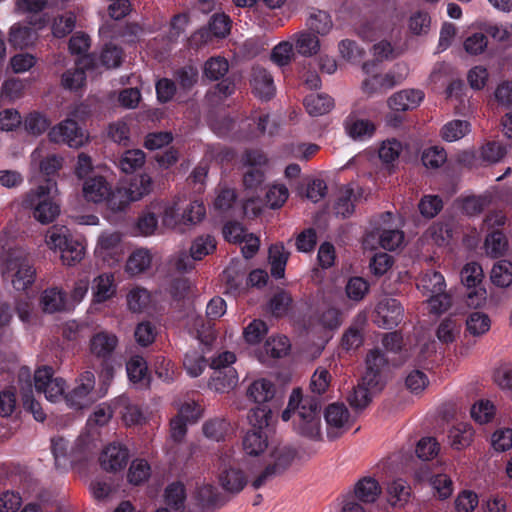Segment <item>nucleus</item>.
Wrapping results in <instances>:
<instances>
[{"label": "nucleus", "instance_id": "obj_1", "mask_svg": "<svg viewBox=\"0 0 512 512\" xmlns=\"http://www.w3.org/2000/svg\"><path fill=\"white\" fill-rule=\"evenodd\" d=\"M282 420H292L294 430L311 440H320L321 413L318 403L313 399H303L300 389H293L287 408L282 412Z\"/></svg>", "mask_w": 512, "mask_h": 512}, {"label": "nucleus", "instance_id": "obj_22", "mask_svg": "<svg viewBox=\"0 0 512 512\" xmlns=\"http://www.w3.org/2000/svg\"><path fill=\"white\" fill-rule=\"evenodd\" d=\"M424 99V93L418 89H404L394 93L388 99V106L397 112L417 108Z\"/></svg>", "mask_w": 512, "mask_h": 512}, {"label": "nucleus", "instance_id": "obj_42", "mask_svg": "<svg viewBox=\"0 0 512 512\" xmlns=\"http://www.w3.org/2000/svg\"><path fill=\"white\" fill-rule=\"evenodd\" d=\"M382 389H376L365 384L363 378L361 382L353 389V392L349 395L348 401L355 409L365 408L372 400L375 393Z\"/></svg>", "mask_w": 512, "mask_h": 512}, {"label": "nucleus", "instance_id": "obj_7", "mask_svg": "<svg viewBox=\"0 0 512 512\" xmlns=\"http://www.w3.org/2000/svg\"><path fill=\"white\" fill-rule=\"evenodd\" d=\"M296 450L288 445H275L269 449L264 469L252 480L255 489L262 487L273 477L283 473L296 459Z\"/></svg>", "mask_w": 512, "mask_h": 512}, {"label": "nucleus", "instance_id": "obj_27", "mask_svg": "<svg viewBox=\"0 0 512 512\" xmlns=\"http://www.w3.org/2000/svg\"><path fill=\"white\" fill-rule=\"evenodd\" d=\"M344 128L349 137L354 140H365L370 138L375 131V126L370 120L360 118L355 113H351L345 119Z\"/></svg>", "mask_w": 512, "mask_h": 512}, {"label": "nucleus", "instance_id": "obj_24", "mask_svg": "<svg viewBox=\"0 0 512 512\" xmlns=\"http://www.w3.org/2000/svg\"><path fill=\"white\" fill-rule=\"evenodd\" d=\"M111 185L103 176L95 175L84 180L82 185L83 197L92 203H103L108 197Z\"/></svg>", "mask_w": 512, "mask_h": 512}, {"label": "nucleus", "instance_id": "obj_52", "mask_svg": "<svg viewBox=\"0 0 512 512\" xmlns=\"http://www.w3.org/2000/svg\"><path fill=\"white\" fill-rule=\"evenodd\" d=\"M104 203L107 208L112 212L124 211L131 203L129 195L122 186L112 189L110 187L108 197L105 198Z\"/></svg>", "mask_w": 512, "mask_h": 512}, {"label": "nucleus", "instance_id": "obj_53", "mask_svg": "<svg viewBox=\"0 0 512 512\" xmlns=\"http://www.w3.org/2000/svg\"><path fill=\"white\" fill-rule=\"evenodd\" d=\"M470 132V124L464 120H452L441 129V136L447 142H454Z\"/></svg>", "mask_w": 512, "mask_h": 512}, {"label": "nucleus", "instance_id": "obj_3", "mask_svg": "<svg viewBox=\"0 0 512 512\" xmlns=\"http://www.w3.org/2000/svg\"><path fill=\"white\" fill-rule=\"evenodd\" d=\"M394 216L390 212L382 214L374 223L373 230L363 239L365 249L374 250L378 246L385 250H396L404 242V233L393 223Z\"/></svg>", "mask_w": 512, "mask_h": 512}, {"label": "nucleus", "instance_id": "obj_29", "mask_svg": "<svg viewBox=\"0 0 512 512\" xmlns=\"http://www.w3.org/2000/svg\"><path fill=\"white\" fill-rule=\"evenodd\" d=\"M71 447L72 443L63 436L58 435L51 439V450L58 470L67 471L73 466Z\"/></svg>", "mask_w": 512, "mask_h": 512}, {"label": "nucleus", "instance_id": "obj_50", "mask_svg": "<svg viewBox=\"0 0 512 512\" xmlns=\"http://www.w3.org/2000/svg\"><path fill=\"white\" fill-rule=\"evenodd\" d=\"M152 209H155L158 217L161 216L162 224L166 227L174 228L182 223L176 203L157 202L152 204Z\"/></svg>", "mask_w": 512, "mask_h": 512}, {"label": "nucleus", "instance_id": "obj_56", "mask_svg": "<svg viewBox=\"0 0 512 512\" xmlns=\"http://www.w3.org/2000/svg\"><path fill=\"white\" fill-rule=\"evenodd\" d=\"M229 430V423L223 418H214L203 424L204 435L214 441L224 440Z\"/></svg>", "mask_w": 512, "mask_h": 512}, {"label": "nucleus", "instance_id": "obj_47", "mask_svg": "<svg viewBox=\"0 0 512 512\" xmlns=\"http://www.w3.org/2000/svg\"><path fill=\"white\" fill-rule=\"evenodd\" d=\"M295 47L303 56H313L320 50L319 38L310 32L303 31L295 34Z\"/></svg>", "mask_w": 512, "mask_h": 512}, {"label": "nucleus", "instance_id": "obj_35", "mask_svg": "<svg viewBox=\"0 0 512 512\" xmlns=\"http://www.w3.org/2000/svg\"><path fill=\"white\" fill-rule=\"evenodd\" d=\"M96 449V443L89 435H80L71 447L73 466L90 459Z\"/></svg>", "mask_w": 512, "mask_h": 512}, {"label": "nucleus", "instance_id": "obj_59", "mask_svg": "<svg viewBox=\"0 0 512 512\" xmlns=\"http://www.w3.org/2000/svg\"><path fill=\"white\" fill-rule=\"evenodd\" d=\"M490 444L494 451L502 453L512 448V428H497L491 435Z\"/></svg>", "mask_w": 512, "mask_h": 512}, {"label": "nucleus", "instance_id": "obj_57", "mask_svg": "<svg viewBox=\"0 0 512 512\" xmlns=\"http://www.w3.org/2000/svg\"><path fill=\"white\" fill-rule=\"evenodd\" d=\"M185 499V489L181 483H172L165 489L164 500L171 509L178 511L183 508Z\"/></svg>", "mask_w": 512, "mask_h": 512}, {"label": "nucleus", "instance_id": "obj_31", "mask_svg": "<svg viewBox=\"0 0 512 512\" xmlns=\"http://www.w3.org/2000/svg\"><path fill=\"white\" fill-rule=\"evenodd\" d=\"M40 305L44 312L54 313L67 309L66 293L57 287L44 290L40 297Z\"/></svg>", "mask_w": 512, "mask_h": 512}, {"label": "nucleus", "instance_id": "obj_21", "mask_svg": "<svg viewBox=\"0 0 512 512\" xmlns=\"http://www.w3.org/2000/svg\"><path fill=\"white\" fill-rule=\"evenodd\" d=\"M92 302L101 304L111 300L117 293V285L112 273H101L92 281Z\"/></svg>", "mask_w": 512, "mask_h": 512}, {"label": "nucleus", "instance_id": "obj_34", "mask_svg": "<svg viewBox=\"0 0 512 512\" xmlns=\"http://www.w3.org/2000/svg\"><path fill=\"white\" fill-rule=\"evenodd\" d=\"M31 163L37 165L44 175L50 176L61 168L62 158L54 154L44 157L43 148L37 147L31 154Z\"/></svg>", "mask_w": 512, "mask_h": 512}, {"label": "nucleus", "instance_id": "obj_30", "mask_svg": "<svg viewBox=\"0 0 512 512\" xmlns=\"http://www.w3.org/2000/svg\"><path fill=\"white\" fill-rule=\"evenodd\" d=\"M475 431L468 423H457L452 426L448 433L450 446L455 450H462L469 447L474 439Z\"/></svg>", "mask_w": 512, "mask_h": 512}, {"label": "nucleus", "instance_id": "obj_10", "mask_svg": "<svg viewBox=\"0 0 512 512\" xmlns=\"http://www.w3.org/2000/svg\"><path fill=\"white\" fill-rule=\"evenodd\" d=\"M242 166L245 169L243 183L246 189H257L264 181L265 168L268 160L266 156L258 151H246L241 159Z\"/></svg>", "mask_w": 512, "mask_h": 512}, {"label": "nucleus", "instance_id": "obj_46", "mask_svg": "<svg viewBox=\"0 0 512 512\" xmlns=\"http://www.w3.org/2000/svg\"><path fill=\"white\" fill-rule=\"evenodd\" d=\"M418 289L426 296L446 290V283L443 275L436 271L426 272L420 278Z\"/></svg>", "mask_w": 512, "mask_h": 512}, {"label": "nucleus", "instance_id": "obj_61", "mask_svg": "<svg viewBox=\"0 0 512 512\" xmlns=\"http://www.w3.org/2000/svg\"><path fill=\"white\" fill-rule=\"evenodd\" d=\"M482 267L475 263H467L461 271V281L469 289L482 285L483 280Z\"/></svg>", "mask_w": 512, "mask_h": 512}, {"label": "nucleus", "instance_id": "obj_5", "mask_svg": "<svg viewBox=\"0 0 512 512\" xmlns=\"http://www.w3.org/2000/svg\"><path fill=\"white\" fill-rule=\"evenodd\" d=\"M57 193L56 183L48 179L45 184L32 190L26 199L27 205L33 211V217L42 224L53 222L60 213L59 205L53 200Z\"/></svg>", "mask_w": 512, "mask_h": 512}, {"label": "nucleus", "instance_id": "obj_40", "mask_svg": "<svg viewBox=\"0 0 512 512\" xmlns=\"http://www.w3.org/2000/svg\"><path fill=\"white\" fill-rule=\"evenodd\" d=\"M132 202L139 201L152 191V179L147 174L134 177L128 186H122Z\"/></svg>", "mask_w": 512, "mask_h": 512}, {"label": "nucleus", "instance_id": "obj_36", "mask_svg": "<svg viewBox=\"0 0 512 512\" xmlns=\"http://www.w3.org/2000/svg\"><path fill=\"white\" fill-rule=\"evenodd\" d=\"M128 378L134 384L146 386L149 382L148 366L146 360L138 355L129 359L126 364Z\"/></svg>", "mask_w": 512, "mask_h": 512}, {"label": "nucleus", "instance_id": "obj_44", "mask_svg": "<svg viewBox=\"0 0 512 512\" xmlns=\"http://www.w3.org/2000/svg\"><path fill=\"white\" fill-rule=\"evenodd\" d=\"M307 26L313 33L325 36L332 30L333 22L327 12L313 10L307 19Z\"/></svg>", "mask_w": 512, "mask_h": 512}, {"label": "nucleus", "instance_id": "obj_18", "mask_svg": "<svg viewBox=\"0 0 512 512\" xmlns=\"http://www.w3.org/2000/svg\"><path fill=\"white\" fill-rule=\"evenodd\" d=\"M119 344L118 336L108 330H100L94 333L89 340L90 354L102 361L109 360Z\"/></svg>", "mask_w": 512, "mask_h": 512}, {"label": "nucleus", "instance_id": "obj_26", "mask_svg": "<svg viewBox=\"0 0 512 512\" xmlns=\"http://www.w3.org/2000/svg\"><path fill=\"white\" fill-rule=\"evenodd\" d=\"M239 377L235 368L214 370L208 386L217 393H229L238 385Z\"/></svg>", "mask_w": 512, "mask_h": 512}, {"label": "nucleus", "instance_id": "obj_19", "mask_svg": "<svg viewBox=\"0 0 512 512\" xmlns=\"http://www.w3.org/2000/svg\"><path fill=\"white\" fill-rule=\"evenodd\" d=\"M129 459V452L120 443H110L101 452L99 462L101 467L108 472H117L124 469Z\"/></svg>", "mask_w": 512, "mask_h": 512}, {"label": "nucleus", "instance_id": "obj_33", "mask_svg": "<svg viewBox=\"0 0 512 512\" xmlns=\"http://www.w3.org/2000/svg\"><path fill=\"white\" fill-rule=\"evenodd\" d=\"M380 494L381 487L372 477H364L355 484L354 495L363 503H374Z\"/></svg>", "mask_w": 512, "mask_h": 512}, {"label": "nucleus", "instance_id": "obj_28", "mask_svg": "<svg viewBox=\"0 0 512 512\" xmlns=\"http://www.w3.org/2000/svg\"><path fill=\"white\" fill-rule=\"evenodd\" d=\"M25 378V386H22V402L23 407L26 411L30 412L34 419L39 422H43L46 418V414L42 409L39 402L33 398L32 384L30 382V374L28 370H22L19 375L20 382H23Z\"/></svg>", "mask_w": 512, "mask_h": 512}, {"label": "nucleus", "instance_id": "obj_14", "mask_svg": "<svg viewBox=\"0 0 512 512\" xmlns=\"http://www.w3.org/2000/svg\"><path fill=\"white\" fill-rule=\"evenodd\" d=\"M94 254L109 266L118 263L123 254L122 235L116 231H103L97 239Z\"/></svg>", "mask_w": 512, "mask_h": 512}, {"label": "nucleus", "instance_id": "obj_17", "mask_svg": "<svg viewBox=\"0 0 512 512\" xmlns=\"http://www.w3.org/2000/svg\"><path fill=\"white\" fill-rule=\"evenodd\" d=\"M95 386V376L91 371H85L77 380L73 390L65 395V401L71 408L82 409L91 402V392Z\"/></svg>", "mask_w": 512, "mask_h": 512}, {"label": "nucleus", "instance_id": "obj_43", "mask_svg": "<svg viewBox=\"0 0 512 512\" xmlns=\"http://www.w3.org/2000/svg\"><path fill=\"white\" fill-rule=\"evenodd\" d=\"M356 194L351 186L342 187L337 195L334 206L335 213L343 218L350 216L354 212V203Z\"/></svg>", "mask_w": 512, "mask_h": 512}, {"label": "nucleus", "instance_id": "obj_8", "mask_svg": "<svg viewBox=\"0 0 512 512\" xmlns=\"http://www.w3.org/2000/svg\"><path fill=\"white\" fill-rule=\"evenodd\" d=\"M374 63H365L363 71L366 78L362 82V90L368 95L383 93L399 84L406 77V67L400 64L396 65L395 70L386 73H377Z\"/></svg>", "mask_w": 512, "mask_h": 512}, {"label": "nucleus", "instance_id": "obj_49", "mask_svg": "<svg viewBox=\"0 0 512 512\" xmlns=\"http://www.w3.org/2000/svg\"><path fill=\"white\" fill-rule=\"evenodd\" d=\"M410 493V486L402 479L392 481L387 487L388 501L393 506L405 504L410 497Z\"/></svg>", "mask_w": 512, "mask_h": 512}, {"label": "nucleus", "instance_id": "obj_20", "mask_svg": "<svg viewBox=\"0 0 512 512\" xmlns=\"http://www.w3.org/2000/svg\"><path fill=\"white\" fill-rule=\"evenodd\" d=\"M35 28L23 23H15L9 30V43L14 47L25 48L33 45L37 38V29L45 26V20L39 17L34 23Z\"/></svg>", "mask_w": 512, "mask_h": 512}, {"label": "nucleus", "instance_id": "obj_2", "mask_svg": "<svg viewBox=\"0 0 512 512\" xmlns=\"http://www.w3.org/2000/svg\"><path fill=\"white\" fill-rule=\"evenodd\" d=\"M0 270L3 280L17 291H25L35 281L36 270L25 250L10 248L0 256Z\"/></svg>", "mask_w": 512, "mask_h": 512}, {"label": "nucleus", "instance_id": "obj_37", "mask_svg": "<svg viewBox=\"0 0 512 512\" xmlns=\"http://www.w3.org/2000/svg\"><path fill=\"white\" fill-rule=\"evenodd\" d=\"M152 263V255L149 250L136 249L126 262V272L132 276L139 275L148 270Z\"/></svg>", "mask_w": 512, "mask_h": 512}, {"label": "nucleus", "instance_id": "obj_12", "mask_svg": "<svg viewBox=\"0 0 512 512\" xmlns=\"http://www.w3.org/2000/svg\"><path fill=\"white\" fill-rule=\"evenodd\" d=\"M327 437L337 439L345 434L353 425L354 419L343 403H332L324 412Z\"/></svg>", "mask_w": 512, "mask_h": 512}, {"label": "nucleus", "instance_id": "obj_39", "mask_svg": "<svg viewBox=\"0 0 512 512\" xmlns=\"http://www.w3.org/2000/svg\"><path fill=\"white\" fill-rule=\"evenodd\" d=\"M304 105L311 116H321L331 111L334 101L325 94H310L304 99Z\"/></svg>", "mask_w": 512, "mask_h": 512}, {"label": "nucleus", "instance_id": "obj_9", "mask_svg": "<svg viewBox=\"0 0 512 512\" xmlns=\"http://www.w3.org/2000/svg\"><path fill=\"white\" fill-rule=\"evenodd\" d=\"M49 140L53 143H64L70 148H81L89 140V134L81 128L72 118H66L54 127L48 133Z\"/></svg>", "mask_w": 512, "mask_h": 512}, {"label": "nucleus", "instance_id": "obj_41", "mask_svg": "<svg viewBox=\"0 0 512 512\" xmlns=\"http://www.w3.org/2000/svg\"><path fill=\"white\" fill-rule=\"evenodd\" d=\"M491 328V319L488 314L480 311L472 312L466 319V330L474 336L485 335Z\"/></svg>", "mask_w": 512, "mask_h": 512}, {"label": "nucleus", "instance_id": "obj_60", "mask_svg": "<svg viewBox=\"0 0 512 512\" xmlns=\"http://www.w3.org/2000/svg\"><path fill=\"white\" fill-rule=\"evenodd\" d=\"M206 365L205 358L198 351H189L184 356L183 366L190 377L195 378L201 375Z\"/></svg>", "mask_w": 512, "mask_h": 512}, {"label": "nucleus", "instance_id": "obj_13", "mask_svg": "<svg viewBox=\"0 0 512 512\" xmlns=\"http://www.w3.org/2000/svg\"><path fill=\"white\" fill-rule=\"evenodd\" d=\"M388 369L389 364L384 353L378 348L370 350L365 359V373L362 376L364 383L376 389H383Z\"/></svg>", "mask_w": 512, "mask_h": 512}, {"label": "nucleus", "instance_id": "obj_51", "mask_svg": "<svg viewBox=\"0 0 512 512\" xmlns=\"http://www.w3.org/2000/svg\"><path fill=\"white\" fill-rule=\"evenodd\" d=\"M491 281L494 285L505 288L512 284V263L500 260L494 264L491 270Z\"/></svg>", "mask_w": 512, "mask_h": 512}, {"label": "nucleus", "instance_id": "obj_15", "mask_svg": "<svg viewBox=\"0 0 512 512\" xmlns=\"http://www.w3.org/2000/svg\"><path fill=\"white\" fill-rule=\"evenodd\" d=\"M229 32V17L225 14H215L212 16L208 27L199 29L190 37V45L200 47L213 42L214 39L225 38Z\"/></svg>", "mask_w": 512, "mask_h": 512}, {"label": "nucleus", "instance_id": "obj_32", "mask_svg": "<svg viewBox=\"0 0 512 512\" xmlns=\"http://www.w3.org/2000/svg\"><path fill=\"white\" fill-rule=\"evenodd\" d=\"M242 447L246 455L260 456L268 449V437L263 431L252 429L243 437Z\"/></svg>", "mask_w": 512, "mask_h": 512}, {"label": "nucleus", "instance_id": "obj_11", "mask_svg": "<svg viewBox=\"0 0 512 512\" xmlns=\"http://www.w3.org/2000/svg\"><path fill=\"white\" fill-rule=\"evenodd\" d=\"M34 385L36 390L43 393L50 402L65 399L66 382L61 377H55L50 367L45 366L35 371Z\"/></svg>", "mask_w": 512, "mask_h": 512}, {"label": "nucleus", "instance_id": "obj_62", "mask_svg": "<svg viewBox=\"0 0 512 512\" xmlns=\"http://www.w3.org/2000/svg\"><path fill=\"white\" fill-rule=\"evenodd\" d=\"M495 406L489 400H479L471 408L472 418L480 423L486 424L495 416Z\"/></svg>", "mask_w": 512, "mask_h": 512}, {"label": "nucleus", "instance_id": "obj_25", "mask_svg": "<svg viewBox=\"0 0 512 512\" xmlns=\"http://www.w3.org/2000/svg\"><path fill=\"white\" fill-rule=\"evenodd\" d=\"M254 94L261 99H270L275 94L272 76L262 67H254L250 80Z\"/></svg>", "mask_w": 512, "mask_h": 512}, {"label": "nucleus", "instance_id": "obj_4", "mask_svg": "<svg viewBox=\"0 0 512 512\" xmlns=\"http://www.w3.org/2000/svg\"><path fill=\"white\" fill-rule=\"evenodd\" d=\"M232 447L221 448L214 463L221 487L229 493H239L247 484V475L236 462Z\"/></svg>", "mask_w": 512, "mask_h": 512}, {"label": "nucleus", "instance_id": "obj_55", "mask_svg": "<svg viewBox=\"0 0 512 512\" xmlns=\"http://www.w3.org/2000/svg\"><path fill=\"white\" fill-rule=\"evenodd\" d=\"M429 483L433 489L434 495L439 499H447L453 493V481L447 474H435L430 477Z\"/></svg>", "mask_w": 512, "mask_h": 512}, {"label": "nucleus", "instance_id": "obj_45", "mask_svg": "<svg viewBox=\"0 0 512 512\" xmlns=\"http://www.w3.org/2000/svg\"><path fill=\"white\" fill-rule=\"evenodd\" d=\"M128 309L134 313L144 311L151 302L150 292L143 287H133L126 296Z\"/></svg>", "mask_w": 512, "mask_h": 512}, {"label": "nucleus", "instance_id": "obj_58", "mask_svg": "<svg viewBox=\"0 0 512 512\" xmlns=\"http://www.w3.org/2000/svg\"><path fill=\"white\" fill-rule=\"evenodd\" d=\"M145 163V154L140 149L128 150L123 153L119 167L125 173H132Z\"/></svg>", "mask_w": 512, "mask_h": 512}, {"label": "nucleus", "instance_id": "obj_63", "mask_svg": "<svg viewBox=\"0 0 512 512\" xmlns=\"http://www.w3.org/2000/svg\"><path fill=\"white\" fill-rule=\"evenodd\" d=\"M150 466L146 460H134L128 470V481L131 484L139 485L145 482L150 476Z\"/></svg>", "mask_w": 512, "mask_h": 512}, {"label": "nucleus", "instance_id": "obj_38", "mask_svg": "<svg viewBox=\"0 0 512 512\" xmlns=\"http://www.w3.org/2000/svg\"><path fill=\"white\" fill-rule=\"evenodd\" d=\"M288 257L289 253L285 250L282 243H276L270 246L269 262L271 265V274L273 277H284Z\"/></svg>", "mask_w": 512, "mask_h": 512}, {"label": "nucleus", "instance_id": "obj_48", "mask_svg": "<svg viewBox=\"0 0 512 512\" xmlns=\"http://www.w3.org/2000/svg\"><path fill=\"white\" fill-rule=\"evenodd\" d=\"M461 325L457 319L446 317L441 320L437 329L436 336L442 343L449 344L454 342L460 335Z\"/></svg>", "mask_w": 512, "mask_h": 512}, {"label": "nucleus", "instance_id": "obj_23", "mask_svg": "<svg viewBox=\"0 0 512 512\" xmlns=\"http://www.w3.org/2000/svg\"><path fill=\"white\" fill-rule=\"evenodd\" d=\"M276 395L275 384L265 378L254 380L246 390L247 399L256 405H266Z\"/></svg>", "mask_w": 512, "mask_h": 512}, {"label": "nucleus", "instance_id": "obj_64", "mask_svg": "<svg viewBox=\"0 0 512 512\" xmlns=\"http://www.w3.org/2000/svg\"><path fill=\"white\" fill-rule=\"evenodd\" d=\"M493 381L502 390H512V363H500L494 369Z\"/></svg>", "mask_w": 512, "mask_h": 512}, {"label": "nucleus", "instance_id": "obj_6", "mask_svg": "<svg viewBox=\"0 0 512 512\" xmlns=\"http://www.w3.org/2000/svg\"><path fill=\"white\" fill-rule=\"evenodd\" d=\"M46 244L60 253L64 265L74 266L85 256V244L74 239L66 227L52 228L46 235Z\"/></svg>", "mask_w": 512, "mask_h": 512}, {"label": "nucleus", "instance_id": "obj_16", "mask_svg": "<svg viewBox=\"0 0 512 512\" xmlns=\"http://www.w3.org/2000/svg\"><path fill=\"white\" fill-rule=\"evenodd\" d=\"M404 309L394 298H383L376 306L374 322L379 327L391 329L403 319Z\"/></svg>", "mask_w": 512, "mask_h": 512}, {"label": "nucleus", "instance_id": "obj_54", "mask_svg": "<svg viewBox=\"0 0 512 512\" xmlns=\"http://www.w3.org/2000/svg\"><path fill=\"white\" fill-rule=\"evenodd\" d=\"M23 126L27 133L38 136L48 129L50 120L44 114L34 111L24 118Z\"/></svg>", "mask_w": 512, "mask_h": 512}]
</instances>
